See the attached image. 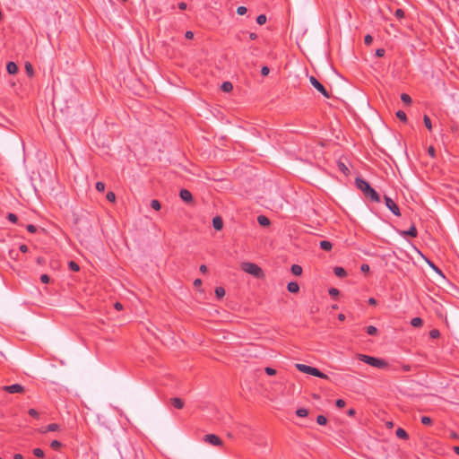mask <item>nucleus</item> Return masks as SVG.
<instances>
[{"instance_id":"42","label":"nucleus","mask_w":459,"mask_h":459,"mask_svg":"<svg viewBox=\"0 0 459 459\" xmlns=\"http://www.w3.org/2000/svg\"><path fill=\"white\" fill-rule=\"evenodd\" d=\"M7 219H8L11 222H13V223H15V222H17V221H18V217H17L14 213H12V212L8 213V215H7Z\"/></svg>"},{"instance_id":"61","label":"nucleus","mask_w":459,"mask_h":459,"mask_svg":"<svg viewBox=\"0 0 459 459\" xmlns=\"http://www.w3.org/2000/svg\"><path fill=\"white\" fill-rule=\"evenodd\" d=\"M248 36L251 40H255L257 39V34L255 32H250Z\"/></svg>"},{"instance_id":"16","label":"nucleus","mask_w":459,"mask_h":459,"mask_svg":"<svg viewBox=\"0 0 459 459\" xmlns=\"http://www.w3.org/2000/svg\"><path fill=\"white\" fill-rule=\"evenodd\" d=\"M333 273L337 277L343 278L347 275V273L344 268L336 266L333 268Z\"/></svg>"},{"instance_id":"18","label":"nucleus","mask_w":459,"mask_h":459,"mask_svg":"<svg viewBox=\"0 0 459 459\" xmlns=\"http://www.w3.org/2000/svg\"><path fill=\"white\" fill-rule=\"evenodd\" d=\"M257 221L261 226L264 227L270 225V220L264 215H259L257 217Z\"/></svg>"},{"instance_id":"17","label":"nucleus","mask_w":459,"mask_h":459,"mask_svg":"<svg viewBox=\"0 0 459 459\" xmlns=\"http://www.w3.org/2000/svg\"><path fill=\"white\" fill-rule=\"evenodd\" d=\"M395 434H396V437L399 438H402L404 440H407L409 438L407 432L402 428H398L395 431Z\"/></svg>"},{"instance_id":"7","label":"nucleus","mask_w":459,"mask_h":459,"mask_svg":"<svg viewBox=\"0 0 459 459\" xmlns=\"http://www.w3.org/2000/svg\"><path fill=\"white\" fill-rule=\"evenodd\" d=\"M3 390L9 394H22L24 393V387L20 384H13L11 385L3 386Z\"/></svg>"},{"instance_id":"63","label":"nucleus","mask_w":459,"mask_h":459,"mask_svg":"<svg viewBox=\"0 0 459 459\" xmlns=\"http://www.w3.org/2000/svg\"><path fill=\"white\" fill-rule=\"evenodd\" d=\"M200 272L205 273L207 272V266L205 264H202L200 266Z\"/></svg>"},{"instance_id":"41","label":"nucleus","mask_w":459,"mask_h":459,"mask_svg":"<svg viewBox=\"0 0 459 459\" xmlns=\"http://www.w3.org/2000/svg\"><path fill=\"white\" fill-rule=\"evenodd\" d=\"M394 15L397 19H403L404 17V11L403 9H397L394 12Z\"/></svg>"},{"instance_id":"30","label":"nucleus","mask_w":459,"mask_h":459,"mask_svg":"<svg viewBox=\"0 0 459 459\" xmlns=\"http://www.w3.org/2000/svg\"><path fill=\"white\" fill-rule=\"evenodd\" d=\"M366 332L369 335H376L377 333V329L374 325H369L366 328Z\"/></svg>"},{"instance_id":"48","label":"nucleus","mask_w":459,"mask_h":459,"mask_svg":"<svg viewBox=\"0 0 459 459\" xmlns=\"http://www.w3.org/2000/svg\"><path fill=\"white\" fill-rule=\"evenodd\" d=\"M372 41H373V38L371 35L368 34L365 36L364 42L366 45H370L372 43Z\"/></svg>"},{"instance_id":"24","label":"nucleus","mask_w":459,"mask_h":459,"mask_svg":"<svg viewBox=\"0 0 459 459\" xmlns=\"http://www.w3.org/2000/svg\"><path fill=\"white\" fill-rule=\"evenodd\" d=\"M423 122H424V125L427 127V129L429 131H431L432 130V124H431V120H430V118H429V117L428 115H424Z\"/></svg>"},{"instance_id":"27","label":"nucleus","mask_w":459,"mask_h":459,"mask_svg":"<svg viewBox=\"0 0 459 459\" xmlns=\"http://www.w3.org/2000/svg\"><path fill=\"white\" fill-rule=\"evenodd\" d=\"M297 416L304 418L307 417L308 414V411L305 408H299L296 411Z\"/></svg>"},{"instance_id":"49","label":"nucleus","mask_w":459,"mask_h":459,"mask_svg":"<svg viewBox=\"0 0 459 459\" xmlns=\"http://www.w3.org/2000/svg\"><path fill=\"white\" fill-rule=\"evenodd\" d=\"M385 50L384 48H378L376 50V56L377 57H383L385 56Z\"/></svg>"},{"instance_id":"14","label":"nucleus","mask_w":459,"mask_h":459,"mask_svg":"<svg viewBox=\"0 0 459 459\" xmlns=\"http://www.w3.org/2000/svg\"><path fill=\"white\" fill-rule=\"evenodd\" d=\"M6 70L10 74H15L18 72V66L14 62H8Z\"/></svg>"},{"instance_id":"13","label":"nucleus","mask_w":459,"mask_h":459,"mask_svg":"<svg viewBox=\"0 0 459 459\" xmlns=\"http://www.w3.org/2000/svg\"><path fill=\"white\" fill-rule=\"evenodd\" d=\"M338 169L341 172L343 173V175L348 176L350 174V169L347 167V165L342 160H338L337 162Z\"/></svg>"},{"instance_id":"20","label":"nucleus","mask_w":459,"mask_h":459,"mask_svg":"<svg viewBox=\"0 0 459 459\" xmlns=\"http://www.w3.org/2000/svg\"><path fill=\"white\" fill-rule=\"evenodd\" d=\"M221 88L224 92H230L233 90V85L230 82H224Z\"/></svg>"},{"instance_id":"21","label":"nucleus","mask_w":459,"mask_h":459,"mask_svg":"<svg viewBox=\"0 0 459 459\" xmlns=\"http://www.w3.org/2000/svg\"><path fill=\"white\" fill-rule=\"evenodd\" d=\"M302 271H303V270H302V267H301L300 265H299V264H293V265L291 266V273H292L294 275H296V276H299V275H301Z\"/></svg>"},{"instance_id":"26","label":"nucleus","mask_w":459,"mask_h":459,"mask_svg":"<svg viewBox=\"0 0 459 459\" xmlns=\"http://www.w3.org/2000/svg\"><path fill=\"white\" fill-rule=\"evenodd\" d=\"M68 267L73 272H78L80 270V266L74 261L68 262Z\"/></svg>"},{"instance_id":"8","label":"nucleus","mask_w":459,"mask_h":459,"mask_svg":"<svg viewBox=\"0 0 459 459\" xmlns=\"http://www.w3.org/2000/svg\"><path fill=\"white\" fill-rule=\"evenodd\" d=\"M204 441L212 446H221L222 440L214 434H207L204 437Z\"/></svg>"},{"instance_id":"56","label":"nucleus","mask_w":459,"mask_h":459,"mask_svg":"<svg viewBox=\"0 0 459 459\" xmlns=\"http://www.w3.org/2000/svg\"><path fill=\"white\" fill-rule=\"evenodd\" d=\"M185 37L187 39H192L194 38V33L190 30H187L185 34Z\"/></svg>"},{"instance_id":"9","label":"nucleus","mask_w":459,"mask_h":459,"mask_svg":"<svg viewBox=\"0 0 459 459\" xmlns=\"http://www.w3.org/2000/svg\"><path fill=\"white\" fill-rule=\"evenodd\" d=\"M179 196L186 203H190L193 201V195L187 189H181L179 192Z\"/></svg>"},{"instance_id":"35","label":"nucleus","mask_w":459,"mask_h":459,"mask_svg":"<svg viewBox=\"0 0 459 459\" xmlns=\"http://www.w3.org/2000/svg\"><path fill=\"white\" fill-rule=\"evenodd\" d=\"M106 198L108 202L113 203L116 201V195L114 192L109 191L107 193Z\"/></svg>"},{"instance_id":"4","label":"nucleus","mask_w":459,"mask_h":459,"mask_svg":"<svg viewBox=\"0 0 459 459\" xmlns=\"http://www.w3.org/2000/svg\"><path fill=\"white\" fill-rule=\"evenodd\" d=\"M310 83L320 92L322 93L325 98H330L331 95L326 91L325 86L314 76H310L309 78Z\"/></svg>"},{"instance_id":"32","label":"nucleus","mask_w":459,"mask_h":459,"mask_svg":"<svg viewBox=\"0 0 459 459\" xmlns=\"http://www.w3.org/2000/svg\"><path fill=\"white\" fill-rule=\"evenodd\" d=\"M151 207L156 211H159L160 209L161 205L158 200L153 199L151 201Z\"/></svg>"},{"instance_id":"36","label":"nucleus","mask_w":459,"mask_h":459,"mask_svg":"<svg viewBox=\"0 0 459 459\" xmlns=\"http://www.w3.org/2000/svg\"><path fill=\"white\" fill-rule=\"evenodd\" d=\"M328 293H329V295H330L331 297L335 298V297L339 296L340 291H339V290H338V289H336V288H330V289H329V290H328Z\"/></svg>"},{"instance_id":"64","label":"nucleus","mask_w":459,"mask_h":459,"mask_svg":"<svg viewBox=\"0 0 459 459\" xmlns=\"http://www.w3.org/2000/svg\"><path fill=\"white\" fill-rule=\"evenodd\" d=\"M201 284H202V281H201V279H195V280L194 281V286L198 287V286H200Z\"/></svg>"},{"instance_id":"62","label":"nucleus","mask_w":459,"mask_h":459,"mask_svg":"<svg viewBox=\"0 0 459 459\" xmlns=\"http://www.w3.org/2000/svg\"><path fill=\"white\" fill-rule=\"evenodd\" d=\"M347 414L349 416H354L356 414L355 409H353V408L349 409L348 411H347Z\"/></svg>"},{"instance_id":"45","label":"nucleus","mask_w":459,"mask_h":459,"mask_svg":"<svg viewBox=\"0 0 459 459\" xmlns=\"http://www.w3.org/2000/svg\"><path fill=\"white\" fill-rule=\"evenodd\" d=\"M264 370H265V373L269 376H274L276 374V370L270 367L265 368Z\"/></svg>"},{"instance_id":"43","label":"nucleus","mask_w":459,"mask_h":459,"mask_svg":"<svg viewBox=\"0 0 459 459\" xmlns=\"http://www.w3.org/2000/svg\"><path fill=\"white\" fill-rule=\"evenodd\" d=\"M96 189L99 191V192H103L105 190V184L103 182H97L96 183Z\"/></svg>"},{"instance_id":"50","label":"nucleus","mask_w":459,"mask_h":459,"mask_svg":"<svg viewBox=\"0 0 459 459\" xmlns=\"http://www.w3.org/2000/svg\"><path fill=\"white\" fill-rule=\"evenodd\" d=\"M335 405L338 407V408H343L345 406V401L342 400V399H338L336 400L335 402Z\"/></svg>"},{"instance_id":"22","label":"nucleus","mask_w":459,"mask_h":459,"mask_svg":"<svg viewBox=\"0 0 459 459\" xmlns=\"http://www.w3.org/2000/svg\"><path fill=\"white\" fill-rule=\"evenodd\" d=\"M411 325L413 327H420L423 325V320L420 317H413L411 320Z\"/></svg>"},{"instance_id":"23","label":"nucleus","mask_w":459,"mask_h":459,"mask_svg":"<svg viewBox=\"0 0 459 459\" xmlns=\"http://www.w3.org/2000/svg\"><path fill=\"white\" fill-rule=\"evenodd\" d=\"M216 297L221 299L225 296V290L222 287H216L215 289Z\"/></svg>"},{"instance_id":"15","label":"nucleus","mask_w":459,"mask_h":459,"mask_svg":"<svg viewBox=\"0 0 459 459\" xmlns=\"http://www.w3.org/2000/svg\"><path fill=\"white\" fill-rule=\"evenodd\" d=\"M287 289L290 293H297L299 290V285L296 281H290L288 283Z\"/></svg>"},{"instance_id":"51","label":"nucleus","mask_w":459,"mask_h":459,"mask_svg":"<svg viewBox=\"0 0 459 459\" xmlns=\"http://www.w3.org/2000/svg\"><path fill=\"white\" fill-rule=\"evenodd\" d=\"M428 153H429V155L430 157L434 158V157H435V155H436V150H435V148H434L433 146H429V147L428 148Z\"/></svg>"},{"instance_id":"33","label":"nucleus","mask_w":459,"mask_h":459,"mask_svg":"<svg viewBox=\"0 0 459 459\" xmlns=\"http://www.w3.org/2000/svg\"><path fill=\"white\" fill-rule=\"evenodd\" d=\"M266 16L264 14H260L257 16L256 18V22L259 24V25H263L266 22Z\"/></svg>"},{"instance_id":"19","label":"nucleus","mask_w":459,"mask_h":459,"mask_svg":"<svg viewBox=\"0 0 459 459\" xmlns=\"http://www.w3.org/2000/svg\"><path fill=\"white\" fill-rule=\"evenodd\" d=\"M319 246L325 251H330L333 248V244L327 240H322Z\"/></svg>"},{"instance_id":"12","label":"nucleus","mask_w":459,"mask_h":459,"mask_svg":"<svg viewBox=\"0 0 459 459\" xmlns=\"http://www.w3.org/2000/svg\"><path fill=\"white\" fill-rule=\"evenodd\" d=\"M171 404L177 409H182L184 407V401L181 398L174 397L170 399Z\"/></svg>"},{"instance_id":"54","label":"nucleus","mask_w":459,"mask_h":459,"mask_svg":"<svg viewBox=\"0 0 459 459\" xmlns=\"http://www.w3.org/2000/svg\"><path fill=\"white\" fill-rule=\"evenodd\" d=\"M360 271L362 273L369 272V265L368 264H362L361 266H360Z\"/></svg>"},{"instance_id":"37","label":"nucleus","mask_w":459,"mask_h":459,"mask_svg":"<svg viewBox=\"0 0 459 459\" xmlns=\"http://www.w3.org/2000/svg\"><path fill=\"white\" fill-rule=\"evenodd\" d=\"M420 421L423 425H431L432 424V419L428 416L421 417Z\"/></svg>"},{"instance_id":"34","label":"nucleus","mask_w":459,"mask_h":459,"mask_svg":"<svg viewBox=\"0 0 459 459\" xmlns=\"http://www.w3.org/2000/svg\"><path fill=\"white\" fill-rule=\"evenodd\" d=\"M316 422L319 425H325L327 423V419L324 415H318L316 417Z\"/></svg>"},{"instance_id":"28","label":"nucleus","mask_w":459,"mask_h":459,"mask_svg":"<svg viewBox=\"0 0 459 459\" xmlns=\"http://www.w3.org/2000/svg\"><path fill=\"white\" fill-rule=\"evenodd\" d=\"M396 117H397V118H399L403 122H406L407 121V116H406L405 112L403 111V110H398L396 112Z\"/></svg>"},{"instance_id":"3","label":"nucleus","mask_w":459,"mask_h":459,"mask_svg":"<svg viewBox=\"0 0 459 459\" xmlns=\"http://www.w3.org/2000/svg\"><path fill=\"white\" fill-rule=\"evenodd\" d=\"M241 269L244 272L256 277L257 279H261L264 276V273L262 268L254 263H250V262L242 263Z\"/></svg>"},{"instance_id":"58","label":"nucleus","mask_w":459,"mask_h":459,"mask_svg":"<svg viewBox=\"0 0 459 459\" xmlns=\"http://www.w3.org/2000/svg\"><path fill=\"white\" fill-rule=\"evenodd\" d=\"M114 307L117 309V310H122L123 309V305L120 303V302H116L114 304Z\"/></svg>"},{"instance_id":"59","label":"nucleus","mask_w":459,"mask_h":459,"mask_svg":"<svg viewBox=\"0 0 459 459\" xmlns=\"http://www.w3.org/2000/svg\"><path fill=\"white\" fill-rule=\"evenodd\" d=\"M450 437L452 439H458L459 438V435L456 432H455V431H451Z\"/></svg>"},{"instance_id":"52","label":"nucleus","mask_w":459,"mask_h":459,"mask_svg":"<svg viewBox=\"0 0 459 459\" xmlns=\"http://www.w3.org/2000/svg\"><path fill=\"white\" fill-rule=\"evenodd\" d=\"M40 281L43 282V283H48L49 281H50V278L48 274H42L40 276Z\"/></svg>"},{"instance_id":"40","label":"nucleus","mask_w":459,"mask_h":459,"mask_svg":"<svg viewBox=\"0 0 459 459\" xmlns=\"http://www.w3.org/2000/svg\"><path fill=\"white\" fill-rule=\"evenodd\" d=\"M62 444L61 442H59L58 440H53L50 444V446L53 448V449H59L61 447Z\"/></svg>"},{"instance_id":"46","label":"nucleus","mask_w":459,"mask_h":459,"mask_svg":"<svg viewBox=\"0 0 459 459\" xmlns=\"http://www.w3.org/2000/svg\"><path fill=\"white\" fill-rule=\"evenodd\" d=\"M28 413H29V415H30V416H31V417H33V418H36V419H38V418H39V412H38L35 409H32V408H31V409H30V410L28 411Z\"/></svg>"},{"instance_id":"53","label":"nucleus","mask_w":459,"mask_h":459,"mask_svg":"<svg viewBox=\"0 0 459 459\" xmlns=\"http://www.w3.org/2000/svg\"><path fill=\"white\" fill-rule=\"evenodd\" d=\"M27 230H28L29 232H30V233H35V232L37 231V228H36V226H35V225H33V224H29V225L27 226Z\"/></svg>"},{"instance_id":"57","label":"nucleus","mask_w":459,"mask_h":459,"mask_svg":"<svg viewBox=\"0 0 459 459\" xmlns=\"http://www.w3.org/2000/svg\"><path fill=\"white\" fill-rule=\"evenodd\" d=\"M316 377H317L319 378H323V379H328V376L325 375V373L321 372L320 370H319V374L316 375Z\"/></svg>"},{"instance_id":"39","label":"nucleus","mask_w":459,"mask_h":459,"mask_svg":"<svg viewBox=\"0 0 459 459\" xmlns=\"http://www.w3.org/2000/svg\"><path fill=\"white\" fill-rule=\"evenodd\" d=\"M429 336L430 338L432 339H436L437 337L440 336V333L437 329H432L430 332H429Z\"/></svg>"},{"instance_id":"10","label":"nucleus","mask_w":459,"mask_h":459,"mask_svg":"<svg viewBox=\"0 0 459 459\" xmlns=\"http://www.w3.org/2000/svg\"><path fill=\"white\" fill-rule=\"evenodd\" d=\"M400 234L402 236H410L411 238H416L418 235L417 229L414 225H411L408 230L401 231Z\"/></svg>"},{"instance_id":"60","label":"nucleus","mask_w":459,"mask_h":459,"mask_svg":"<svg viewBox=\"0 0 459 459\" xmlns=\"http://www.w3.org/2000/svg\"><path fill=\"white\" fill-rule=\"evenodd\" d=\"M186 6H187V5H186V4L185 2H180V3L178 4V8H179L180 10H186Z\"/></svg>"},{"instance_id":"44","label":"nucleus","mask_w":459,"mask_h":459,"mask_svg":"<svg viewBox=\"0 0 459 459\" xmlns=\"http://www.w3.org/2000/svg\"><path fill=\"white\" fill-rule=\"evenodd\" d=\"M247 12V9L245 6H238L237 9V13L238 15H244Z\"/></svg>"},{"instance_id":"55","label":"nucleus","mask_w":459,"mask_h":459,"mask_svg":"<svg viewBox=\"0 0 459 459\" xmlns=\"http://www.w3.org/2000/svg\"><path fill=\"white\" fill-rule=\"evenodd\" d=\"M19 249L21 252L22 253H26L28 252V247L25 245V244H22L20 247H19Z\"/></svg>"},{"instance_id":"5","label":"nucleus","mask_w":459,"mask_h":459,"mask_svg":"<svg viewBox=\"0 0 459 459\" xmlns=\"http://www.w3.org/2000/svg\"><path fill=\"white\" fill-rule=\"evenodd\" d=\"M386 207L395 215L401 216V212L398 205L387 195L384 196Z\"/></svg>"},{"instance_id":"1","label":"nucleus","mask_w":459,"mask_h":459,"mask_svg":"<svg viewBox=\"0 0 459 459\" xmlns=\"http://www.w3.org/2000/svg\"><path fill=\"white\" fill-rule=\"evenodd\" d=\"M355 184L358 189L363 193L366 198L369 199L371 202H380V196L378 193L373 187H371L368 181L360 178H356Z\"/></svg>"},{"instance_id":"25","label":"nucleus","mask_w":459,"mask_h":459,"mask_svg":"<svg viewBox=\"0 0 459 459\" xmlns=\"http://www.w3.org/2000/svg\"><path fill=\"white\" fill-rule=\"evenodd\" d=\"M25 70H26V73L27 74L30 76V77H32L33 74H34V70H33V66L30 63V62H27L25 64Z\"/></svg>"},{"instance_id":"6","label":"nucleus","mask_w":459,"mask_h":459,"mask_svg":"<svg viewBox=\"0 0 459 459\" xmlns=\"http://www.w3.org/2000/svg\"><path fill=\"white\" fill-rule=\"evenodd\" d=\"M296 368L303 373L309 374L311 376L316 377V375L319 374V369L311 366H307L305 364H296Z\"/></svg>"},{"instance_id":"2","label":"nucleus","mask_w":459,"mask_h":459,"mask_svg":"<svg viewBox=\"0 0 459 459\" xmlns=\"http://www.w3.org/2000/svg\"><path fill=\"white\" fill-rule=\"evenodd\" d=\"M358 359L360 361L365 362L377 368H385L388 366V363L385 359L371 357L365 354H358Z\"/></svg>"},{"instance_id":"29","label":"nucleus","mask_w":459,"mask_h":459,"mask_svg":"<svg viewBox=\"0 0 459 459\" xmlns=\"http://www.w3.org/2000/svg\"><path fill=\"white\" fill-rule=\"evenodd\" d=\"M401 100L403 103L407 105H410L411 103V98L406 93H402Z\"/></svg>"},{"instance_id":"47","label":"nucleus","mask_w":459,"mask_h":459,"mask_svg":"<svg viewBox=\"0 0 459 459\" xmlns=\"http://www.w3.org/2000/svg\"><path fill=\"white\" fill-rule=\"evenodd\" d=\"M269 73H270V69H269V67H268V66L264 65V66H263V67L261 68V74H262L263 76H266V75H268V74H269Z\"/></svg>"},{"instance_id":"38","label":"nucleus","mask_w":459,"mask_h":459,"mask_svg":"<svg viewBox=\"0 0 459 459\" xmlns=\"http://www.w3.org/2000/svg\"><path fill=\"white\" fill-rule=\"evenodd\" d=\"M58 429H59V425L56 423H51V424L48 425V427H47L48 431H56Z\"/></svg>"},{"instance_id":"31","label":"nucleus","mask_w":459,"mask_h":459,"mask_svg":"<svg viewBox=\"0 0 459 459\" xmlns=\"http://www.w3.org/2000/svg\"><path fill=\"white\" fill-rule=\"evenodd\" d=\"M32 453L33 455L36 456V457H39V458H42L44 457V451L41 449V448H34L32 450Z\"/></svg>"},{"instance_id":"11","label":"nucleus","mask_w":459,"mask_h":459,"mask_svg":"<svg viewBox=\"0 0 459 459\" xmlns=\"http://www.w3.org/2000/svg\"><path fill=\"white\" fill-rule=\"evenodd\" d=\"M212 226L216 230H221L223 228V221L221 216H215L212 219Z\"/></svg>"}]
</instances>
